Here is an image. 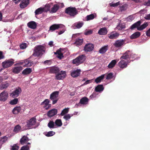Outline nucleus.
Instances as JSON below:
<instances>
[{
	"mask_svg": "<svg viewBox=\"0 0 150 150\" xmlns=\"http://www.w3.org/2000/svg\"><path fill=\"white\" fill-rule=\"evenodd\" d=\"M45 48L44 46L41 45L36 46L34 48L32 55L35 57H39L42 56L45 52Z\"/></svg>",
	"mask_w": 150,
	"mask_h": 150,
	"instance_id": "f257e3e1",
	"label": "nucleus"
},
{
	"mask_svg": "<svg viewBox=\"0 0 150 150\" xmlns=\"http://www.w3.org/2000/svg\"><path fill=\"white\" fill-rule=\"evenodd\" d=\"M86 58V57L85 55L82 54L73 59L72 62L73 64H76V65H78L83 62Z\"/></svg>",
	"mask_w": 150,
	"mask_h": 150,
	"instance_id": "f03ea898",
	"label": "nucleus"
},
{
	"mask_svg": "<svg viewBox=\"0 0 150 150\" xmlns=\"http://www.w3.org/2000/svg\"><path fill=\"white\" fill-rule=\"evenodd\" d=\"M22 91L21 88L19 87L15 88L12 92L10 93V96L13 98H16L18 96Z\"/></svg>",
	"mask_w": 150,
	"mask_h": 150,
	"instance_id": "7ed1b4c3",
	"label": "nucleus"
},
{
	"mask_svg": "<svg viewBox=\"0 0 150 150\" xmlns=\"http://www.w3.org/2000/svg\"><path fill=\"white\" fill-rule=\"evenodd\" d=\"M59 94V92L55 91L52 93L50 95V99L52 101V104H54L57 102L58 99L57 98Z\"/></svg>",
	"mask_w": 150,
	"mask_h": 150,
	"instance_id": "20e7f679",
	"label": "nucleus"
},
{
	"mask_svg": "<svg viewBox=\"0 0 150 150\" xmlns=\"http://www.w3.org/2000/svg\"><path fill=\"white\" fill-rule=\"evenodd\" d=\"M14 63V60L13 59H11L5 60L2 62V64L3 68H7L11 66Z\"/></svg>",
	"mask_w": 150,
	"mask_h": 150,
	"instance_id": "39448f33",
	"label": "nucleus"
},
{
	"mask_svg": "<svg viewBox=\"0 0 150 150\" xmlns=\"http://www.w3.org/2000/svg\"><path fill=\"white\" fill-rule=\"evenodd\" d=\"M36 122V119L35 117H33L29 120L27 122L26 126L29 128H33V125H35Z\"/></svg>",
	"mask_w": 150,
	"mask_h": 150,
	"instance_id": "423d86ee",
	"label": "nucleus"
},
{
	"mask_svg": "<svg viewBox=\"0 0 150 150\" xmlns=\"http://www.w3.org/2000/svg\"><path fill=\"white\" fill-rule=\"evenodd\" d=\"M66 72L62 71L59 72L55 76L56 79L58 80H62L64 79L66 76Z\"/></svg>",
	"mask_w": 150,
	"mask_h": 150,
	"instance_id": "0eeeda50",
	"label": "nucleus"
},
{
	"mask_svg": "<svg viewBox=\"0 0 150 150\" xmlns=\"http://www.w3.org/2000/svg\"><path fill=\"white\" fill-rule=\"evenodd\" d=\"M64 26L62 24H54L50 27V30L53 31L60 28H64Z\"/></svg>",
	"mask_w": 150,
	"mask_h": 150,
	"instance_id": "6e6552de",
	"label": "nucleus"
},
{
	"mask_svg": "<svg viewBox=\"0 0 150 150\" xmlns=\"http://www.w3.org/2000/svg\"><path fill=\"white\" fill-rule=\"evenodd\" d=\"M125 40L120 39L117 40L113 44L117 48H119L122 47L125 42Z\"/></svg>",
	"mask_w": 150,
	"mask_h": 150,
	"instance_id": "1a4fd4ad",
	"label": "nucleus"
},
{
	"mask_svg": "<svg viewBox=\"0 0 150 150\" xmlns=\"http://www.w3.org/2000/svg\"><path fill=\"white\" fill-rule=\"evenodd\" d=\"M8 97V93L7 91H4L0 93V100L2 101H6Z\"/></svg>",
	"mask_w": 150,
	"mask_h": 150,
	"instance_id": "9d476101",
	"label": "nucleus"
},
{
	"mask_svg": "<svg viewBox=\"0 0 150 150\" xmlns=\"http://www.w3.org/2000/svg\"><path fill=\"white\" fill-rule=\"evenodd\" d=\"M94 48V45L89 43L86 44L84 47V50L86 52H91L93 50Z\"/></svg>",
	"mask_w": 150,
	"mask_h": 150,
	"instance_id": "9b49d317",
	"label": "nucleus"
},
{
	"mask_svg": "<svg viewBox=\"0 0 150 150\" xmlns=\"http://www.w3.org/2000/svg\"><path fill=\"white\" fill-rule=\"evenodd\" d=\"M57 11V10H35V15L41 14L43 12H47L49 11L50 13H56Z\"/></svg>",
	"mask_w": 150,
	"mask_h": 150,
	"instance_id": "f8f14e48",
	"label": "nucleus"
},
{
	"mask_svg": "<svg viewBox=\"0 0 150 150\" xmlns=\"http://www.w3.org/2000/svg\"><path fill=\"white\" fill-rule=\"evenodd\" d=\"M130 51L127 50L125 53L123 54L120 57V59H122L128 60L129 59H130Z\"/></svg>",
	"mask_w": 150,
	"mask_h": 150,
	"instance_id": "ddd939ff",
	"label": "nucleus"
},
{
	"mask_svg": "<svg viewBox=\"0 0 150 150\" xmlns=\"http://www.w3.org/2000/svg\"><path fill=\"white\" fill-rule=\"evenodd\" d=\"M84 23L82 21H79L74 23L72 25V27L74 29H79L82 27Z\"/></svg>",
	"mask_w": 150,
	"mask_h": 150,
	"instance_id": "4468645a",
	"label": "nucleus"
},
{
	"mask_svg": "<svg viewBox=\"0 0 150 150\" xmlns=\"http://www.w3.org/2000/svg\"><path fill=\"white\" fill-rule=\"evenodd\" d=\"M88 99L87 97H83L80 99L79 103L76 104V106L77 105L78 106H79L80 104L83 105L86 104L88 103Z\"/></svg>",
	"mask_w": 150,
	"mask_h": 150,
	"instance_id": "2eb2a0df",
	"label": "nucleus"
},
{
	"mask_svg": "<svg viewBox=\"0 0 150 150\" xmlns=\"http://www.w3.org/2000/svg\"><path fill=\"white\" fill-rule=\"evenodd\" d=\"M57 112V111L56 109H53L48 112L47 115L50 117H52L56 115Z\"/></svg>",
	"mask_w": 150,
	"mask_h": 150,
	"instance_id": "dca6fc26",
	"label": "nucleus"
},
{
	"mask_svg": "<svg viewBox=\"0 0 150 150\" xmlns=\"http://www.w3.org/2000/svg\"><path fill=\"white\" fill-rule=\"evenodd\" d=\"M29 3V0H23L20 4L21 8H24L27 7Z\"/></svg>",
	"mask_w": 150,
	"mask_h": 150,
	"instance_id": "f3484780",
	"label": "nucleus"
},
{
	"mask_svg": "<svg viewBox=\"0 0 150 150\" xmlns=\"http://www.w3.org/2000/svg\"><path fill=\"white\" fill-rule=\"evenodd\" d=\"M127 62H125L123 60H121L118 63V66L122 69L127 67Z\"/></svg>",
	"mask_w": 150,
	"mask_h": 150,
	"instance_id": "a211bd4d",
	"label": "nucleus"
},
{
	"mask_svg": "<svg viewBox=\"0 0 150 150\" xmlns=\"http://www.w3.org/2000/svg\"><path fill=\"white\" fill-rule=\"evenodd\" d=\"M28 26L32 29H35L37 27V25L36 23L34 21H31L27 23Z\"/></svg>",
	"mask_w": 150,
	"mask_h": 150,
	"instance_id": "6ab92c4d",
	"label": "nucleus"
},
{
	"mask_svg": "<svg viewBox=\"0 0 150 150\" xmlns=\"http://www.w3.org/2000/svg\"><path fill=\"white\" fill-rule=\"evenodd\" d=\"M119 35L118 33L115 32H112L110 34H108V37L110 39H115L118 38Z\"/></svg>",
	"mask_w": 150,
	"mask_h": 150,
	"instance_id": "aec40b11",
	"label": "nucleus"
},
{
	"mask_svg": "<svg viewBox=\"0 0 150 150\" xmlns=\"http://www.w3.org/2000/svg\"><path fill=\"white\" fill-rule=\"evenodd\" d=\"M81 70L77 69L76 70H74L71 73V75L73 77H76L79 76Z\"/></svg>",
	"mask_w": 150,
	"mask_h": 150,
	"instance_id": "412c9836",
	"label": "nucleus"
},
{
	"mask_svg": "<svg viewBox=\"0 0 150 150\" xmlns=\"http://www.w3.org/2000/svg\"><path fill=\"white\" fill-rule=\"evenodd\" d=\"M77 10H65V13L71 16H74L77 13Z\"/></svg>",
	"mask_w": 150,
	"mask_h": 150,
	"instance_id": "4be33fe9",
	"label": "nucleus"
},
{
	"mask_svg": "<svg viewBox=\"0 0 150 150\" xmlns=\"http://www.w3.org/2000/svg\"><path fill=\"white\" fill-rule=\"evenodd\" d=\"M24 67H27L31 66L33 64V61L30 60L29 59L24 60Z\"/></svg>",
	"mask_w": 150,
	"mask_h": 150,
	"instance_id": "5701e85b",
	"label": "nucleus"
},
{
	"mask_svg": "<svg viewBox=\"0 0 150 150\" xmlns=\"http://www.w3.org/2000/svg\"><path fill=\"white\" fill-rule=\"evenodd\" d=\"M141 22L140 21H138L136 23L132 24L130 27V29L131 30H133L135 28H137L138 30L139 27L140 25Z\"/></svg>",
	"mask_w": 150,
	"mask_h": 150,
	"instance_id": "b1692460",
	"label": "nucleus"
},
{
	"mask_svg": "<svg viewBox=\"0 0 150 150\" xmlns=\"http://www.w3.org/2000/svg\"><path fill=\"white\" fill-rule=\"evenodd\" d=\"M29 140L28 138L25 136H23L21 139L20 143L22 145L26 144Z\"/></svg>",
	"mask_w": 150,
	"mask_h": 150,
	"instance_id": "393cba45",
	"label": "nucleus"
},
{
	"mask_svg": "<svg viewBox=\"0 0 150 150\" xmlns=\"http://www.w3.org/2000/svg\"><path fill=\"white\" fill-rule=\"evenodd\" d=\"M10 85L9 82L6 81L0 85V90H3L7 88Z\"/></svg>",
	"mask_w": 150,
	"mask_h": 150,
	"instance_id": "a878e982",
	"label": "nucleus"
},
{
	"mask_svg": "<svg viewBox=\"0 0 150 150\" xmlns=\"http://www.w3.org/2000/svg\"><path fill=\"white\" fill-rule=\"evenodd\" d=\"M23 69L21 66L16 67L12 69V72L15 74H18Z\"/></svg>",
	"mask_w": 150,
	"mask_h": 150,
	"instance_id": "bb28decb",
	"label": "nucleus"
},
{
	"mask_svg": "<svg viewBox=\"0 0 150 150\" xmlns=\"http://www.w3.org/2000/svg\"><path fill=\"white\" fill-rule=\"evenodd\" d=\"M107 30L106 28L104 27L100 28L98 31V33L100 35H105L107 34Z\"/></svg>",
	"mask_w": 150,
	"mask_h": 150,
	"instance_id": "cd10ccee",
	"label": "nucleus"
},
{
	"mask_svg": "<svg viewBox=\"0 0 150 150\" xmlns=\"http://www.w3.org/2000/svg\"><path fill=\"white\" fill-rule=\"evenodd\" d=\"M64 6V5L63 3H59L54 5L51 9H58L59 8H62Z\"/></svg>",
	"mask_w": 150,
	"mask_h": 150,
	"instance_id": "c85d7f7f",
	"label": "nucleus"
},
{
	"mask_svg": "<svg viewBox=\"0 0 150 150\" xmlns=\"http://www.w3.org/2000/svg\"><path fill=\"white\" fill-rule=\"evenodd\" d=\"M54 54L57 55V56L58 58L61 59L63 57V54L61 52L60 50H58L56 52H54Z\"/></svg>",
	"mask_w": 150,
	"mask_h": 150,
	"instance_id": "c756f323",
	"label": "nucleus"
},
{
	"mask_svg": "<svg viewBox=\"0 0 150 150\" xmlns=\"http://www.w3.org/2000/svg\"><path fill=\"white\" fill-rule=\"evenodd\" d=\"M21 110V107H16L13 108L12 112L14 114H17L20 112Z\"/></svg>",
	"mask_w": 150,
	"mask_h": 150,
	"instance_id": "7c9ffc66",
	"label": "nucleus"
},
{
	"mask_svg": "<svg viewBox=\"0 0 150 150\" xmlns=\"http://www.w3.org/2000/svg\"><path fill=\"white\" fill-rule=\"evenodd\" d=\"M104 89L103 85L99 84L96 87L95 91L96 92H101L103 91Z\"/></svg>",
	"mask_w": 150,
	"mask_h": 150,
	"instance_id": "2f4dec72",
	"label": "nucleus"
},
{
	"mask_svg": "<svg viewBox=\"0 0 150 150\" xmlns=\"http://www.w3.org/2000/svg\"><path fill=\"white\" fill-rule=\"evenodd\" d=\"M141 33L139 32H136L130 36V38L131 39H136L139 37Z\"/></svg>",
	"mask_w": 150,
	"mask_h": 150,
	"instance_id": "473e14b6",
	"label": "nucleus"
},
{
	"mask_svg": "<svg viewBox=\"0 0 150 150\" xmlns=\"http://www.w3.org/2000/svg\"><path fill=\"white\" fill-rule=\"evenodd\" d=\"M108 49V45H105L101 47L99 50V52L100 53L102 54H104L106 52Z\"/></svg>",
	"mask_w": 150,
	"mask_h": 150,
	"instance_id": "72a5a7b5",
	"label": "nucleus"
},
{
	"mask_svg": "<svg viewBox=\"0 0 150 150\" xmlns=\"http://www.w3.org/2000/svg\"><path fill=\"white\" fill-rule=\"evenodd\" d=\"M117 61L116 59L112 60L108 65V67L109 68L112 69L115 66V64L117 63Z\"/></svg>",
	"mask_w": 150,
	"mask_h": 150,
	"instance_id": "f704fd0d",
	"label": "nucleus"
},
{
	"mask_svg": "<svg viewBox=\"0 0 150 150\" xmlns=\"http://www.w3.org/2000/svg\"><path fill=\"white\" fill-rule=\"evenodd\" d=\"M105 76V74H103L101 76L98 77L95 79V82L97 83H100L104 79Z\"/></svg>",
	"mask_w": 150,
	"mask_h": 150,
	"instance_id": "c9c22d12",
	"label": "nucleus"
},
{
	"mask_svg": "<svg viewBox=\"0 0 150 150\" xmlns=\"http://www.w3.org/2000/svg\"><path fill=\"white\" fill-rule=\"evenodd\" d=\"M50 71L51 73L54 74L58 73L59 71V68L55 67L51 68Z\"/></svg>",
	"mask_w": 150,
	"mask_h": 150,
	"instance_id": "e433bc0d",
	"label": "nucleus"
},
{
	"mask_svg": "<svg viewBox=\"0 0 150 150\" xmlns=\"http://www.w3.org/2000/svg\"><path fill=\"white\" fill-rule=\"evenodd\" d=\"M32 72V69L30 68H27L24 69L22 72L23 74L27 75L30 74Z\"/></svg>",
	"mask_w": 150,
	"mask_h": 150,
	"instance_id": "4c0bfd02",
	"label": "nucleus"
},
{
	"mask_svg": "<svg viewBox=\"0 0 150 150\" xmlns=\"http://www.w3.org/2000/svg\"><path fill=\"white\" fill-rule=\"evenodd\" d=\"M148 25V24L147 22L144 23L141 26L140 25L139 27V28H138V30L140 31L142 30L147 26Z\"/></svg>",
	"mask_w": 150,
	"mask_h": 150,
	"instance_id": "58836bf2",
	"label": "nucleus"
},
{
	"mask_svg": "<svg viewBox=\"0 0 150 150\" xmlns=\"http://www.w3.org/2000/svg\"><path fill=\"white\" fill-rule=\"evenodd\" d=\"M8 137L6 136H4L0 138V144H3L7 141Z\"/></svg>",
	"mask_w": 150,
	"mask_h": 150,
	"instance_id": "ea45409f",
	"label": "nucleus"
},
{
	"mask_svg": "<svg viewBox=\"0 0 150 150\" xmlns=\"http://www.w3.org/2000/svg\"><path fill=\"white\" fill-rule=\"evenodd\" d=\"M21 129V127L19 125H17L14 128L13 131L16 133H18Z\"/></svg>",
	"mask_w": 150,
	"mask_h": 150,
	"instance_id": "a19ab883",
	"label": "nucleus"
},
{
	"mask_svg": "<svg viewBox=\"0 0 150 150\" xmlns=\"http://www.w3.org/2000/svg\"><path fill=\"white\" fill-rule=\"evenodd\" d=\"M109 5L111 7H117L118 6H120V1H118L116 3H113L112 2L110 3Z\"/></svg>",
	"mask_w": 150,
	"mask_h": 150,
	"instance_id": "79ce46f5",
	"label": "nucleus"
},
{
	"mask_svg": "<svg viewBox=\"0 0 150 150\" xmlns=\"http://www.w3.org/2000/svg\"><path fill=\"white\" fill-rule=\"evenodd\" d=\"M50 102V101L49 99H46L41 103V105H44V107L45 108L48 105V104Z\"/></svg>",
	"mask_w": 150,
	"mask_h": 150,
	"instance_id": "37998d69",
	"label": "nucleus"
},
{
	"mask_svg": "<svg viewBox=\"0 0 150 150\" xmlns=\"http://www.w3.org/2000/svg\"><path fill=\"white\" fill-rule=\"evenodd\" d=\"M83 39L78 38L76 39L75 43L77 45H81L83 43Z\"/></svg>",
	"mask_w": 150,
	"mask_h": 150,
	"instance_id": "c03bdc74",
	"label": "nucleus"
},
{
	"mask_svg": "<svg viewBox=\"0 0 150 150\" xmlns=\"http://www.w3.org/2000/svg\"><path fill=\"white\" fill-rule=\"evenodd\" d=\"M50 7V4H46L45 6L40 7L37 9H49Z\"/></svg>",
	"mask_w": 150,
	"mask_h": 150,
	"instance_id": "a18cd8bd",
	"label": "nucleus"
},
{
	"mask_svg": "<svg viewBox=\"0 0 150 150\" xmlns=\"http://www.w3.org/2000/svg\"><path fill=\"white\" fill-rule=\"evenodd\" d=\"M55 123L56 125L58 127H60L62 125L61 120L60 119H59L56 120L55 122Z\"/></svg>",
	"mask_w": 150,
	"mask_h": 150,
	"instance_id": "49530a36",
	"label": "nucleus"
},
{
	"mask_svg": "<svg viewBox=\"0 0 150 150\" xmlns=\"http://www.w3.org/2000/svg\"><path fill=\"white\" fill-rule=\"evenodd\" d=\"M69 111V108H65L62 111L61 113V116H64L66 114H67Z\"/></svg>",
	"mask_w": 150,
	"mask_h": 150,
	"instance_id": "de8ad7c7",
	"label": "nucleus"
},
{
	"mask_svg": "<svg viewBox=\"0 0 150 150\" xmlns=\"http://www.w3.org/2000/svg\"><path fill=\"white\" fill-rule=\"evenodd\" d=\"M125 27V25L122 24H119L117 26L116 28L119 30H122Z\"/></svg>",
	"mask_w": 150,
	"mask_h": 150,
	"instance_id": "09e8293b",
	"label": "nucleus"
},
{
	"mask_svg": "<svg viewBox=\"0 0 150 150\" xmlns=\"http://www.w3.org/2000/svg\"><path fill=\"white\" fill-rule=\"evenodd\" d=\"M47 126L50 128H54V123L53 121H50L48 123Z\"/></svg>",
	"mask_w": 150,
	"mask_h": 150,
	"instance_id": "8fccbe9b",
	"label": "nucleus"
},
{
	"mask_svg": "<svg viewBox=\"0 0 150 150\" xmlns=\"http://www.w3.org/2000/svg\"><path fill=\"white\" fill-rule=\"evenodd\" d=\"M18 101V99L17 98H15L13 100H11L10 101V103L12 105H15L17 104Z\"/></svg>",
	"mask_w": 150,
	"mask_h": 150,
	"instance_id": "3c124183",
	"label": "nucleus"
},
{
	"mask_svg": "<svg viewBox=\"0 0 150 150\" xmlns=\"http://www.w3.org/2000/svg\"><path fill=\"white\" fill-rule=\"evenodd\" d=\"M55 132L53 131H50L48 132L46 134L45 136L47 137H51L54 135Z\"/></svg>",
	"mask_w": 150,
	"mask_h": 150,
	"instance_id": "603ef678",
	"label": "nucleus"
},
{
	"mask_svg": "<svg viewBox=\"0 0 150 150\" xmlns=\"http://www.w3.org/2000/svg\"><path fill=\"white\" fill-rule=\"evenodd\" d=\"M113 77V74L112 73H110L107 75L106 79L107 80H109L112 79Z\"/></svg>",
	"mask_w": 150,
	"mask_h": 150,
	"instance_id": "864d4df0",
	"label": "nucleus"
},
{
	"mask_svg": "<svg viewBox=\"0 0 150 150\" xmlns=\"http://www.w3.org/2000/svg\"><path fill=\"white\" fill-rule=\"evenodd\" d=\"M86 17L87 20L88 21L93 19L94 18V15L93 14H91L89 15H88Z\"/></svg>",
	"mask_w": 150,
	"mask_h": 150,
	"instance_id": "5fc2aeb1",
	"label": "nucleus"
},
{
	"mask_svg": "<svg viewBox=\"0 0 150 150\" xmlns=\"http://www.w3.org/2000/svg\"><path fill=\"white\" fill-rule=\"evenodd\" d=\"M72 115H71L70 114H68L64 116L63 118L66 120H67L70 119Z\"/></svg>",
	"mask_w": 150,
	"mask_h": 150,
	"instance_id": "6e6d98bb",
	"label": "nucleus"
},
{
	"mask_svg": "<svg viewBox=\"0 0 150 150\" xmlns=\"http://www.w3.org/2000/svg\"><path fill=\"white\" fill-rule=\"evenodd\" d=\"M30 147L27 145H24L21 147V150H29Z\"/></svg>",
	"mask_w": 150,
	"mask_h": 150,
	"instance_id": "4d7b16f0",
	"label": "nucleus"
},
{
	"mask_svg": "<svg viewBox=\"0 0 150 150\" xmlns=\"http://www.w3.org/2000/svg\"><path fill=\"white\" fill-rule=\"evenodd\" d=\"M27 47L26 44L25 43H23L20 45V48L21 49H24Z\"/></svg>",
	"mask_w": 150,
	"mask_h": 150,
	"instance_id": "13d9d810",
	"label": "nucleus"
},
{
	"mask_svg": "<svg viewBox=\"0 0 150 150\" xmlns=\"http://www.w3.org/2000/svg\"><path fill=\"white\" fill-rule=\"evenodd\" d=\"M19 148V146L16 145V144H14L12 146L11 149L12 150H18Z\"/></svg>",
	"mask_w": 150,
	"mask_h": 150,
	"instance_id": "bf43d9fd",
	"label": "nucleus"
},
{
	"mask_svg": "<svg viewBox=\"0 0 150 150\" xmlns=\"http://www.w3.org/2000/svg\"><path fill=\"white\" fill-rule=\"evenodd\" d=\"M93 33V31L91 30H88L84 33V34L86 35H89L92 34Z\"/></svg>",
	"mask_w": 150,
	"mask_h": 150,
	"instance_id": "052dcab7",
	"label": "nucleus"
},
{
	"mask_svg": "<svg viewBox=\"0 0 150 150\" xmlns=\"http://www.w3.org/2000/svg\"><path fill=\"white\" fill-rule=\"evenodd\" d=\"M127 5L126 4L122 5V4L120 3V7L121 8L125 9L127 8Z\"/></svg>",
	"mask_w": 150,
	"mask_h": 150,
	"instance_id": "680f3d73",
	"label": "nucleus"
},
{
	"mask_svg": "<svg viewBox=\"0 0 150 150\" xmlns=\"http://www.w3.org/2000/svg\"><path fill=\"white\" fill-rule=\"evenodd\" d=\"M44 63L45 64L50 65L52 64V61L50 60H47L44 62Z\"/></svg>",
	"mask_w": 150,
	"mask_h": 150,
	"instance_id": "e2e57ef3",
	"label": "nucleus"
},
{
	"mask_svg": "<svg viewBox=\"0 0 150 150\" xmlns=\"http://www.w3.org/2000/svg\"><path fill=\"white\" fill-rule=\"evenodd\" d=\"M92 80H88L84 83L83 85H86L92 82Z\"/></svg>",
	"mask_w": 150,
	"mask_h": 150,
	"instance_id": "0e129e2a",
	"label": "nucleus"
},
{
	"mask_svg": "<svg viewBox=\"0 0 150 150\" xmlns=\"http://www.w3.org/2000/svg\"><path fill=\"white\" fill-rule=\"evenodd\" d=\"M144 18L147 20H150V13L146 15L144 17Z\"/></svg>",
	"mask_w": 150,
	"mask_h": 150,
	"instance_id": "69168bd1",
	"label": "nucleus"
},
{
	"mask_svg": "<svg viewBox=\"0 0 150 150\" xmlns=\"http://www.w3.org/2000/svg\"><path fill=\"white\" fill-rule=\"evenodd\" d=\"M144 5L147 6H150V0H149L145 2Z\"/></svg>",
	"mask_w": 150,
	"mask_h": 150,
	"instance_id": "338daca9",
	"label": "nucleus"
},
{
	"mask_svg": "<svg viewBox=\"0 0 150 150\" xmlns=\"http://www.w3.org/2000/svg\"><path fill=\"white\" fill-rule=\"evenodd\" d=\"M146 35L150 37V28L146 32Z\"/></svg>",
	"mask_w": 150,
	"mask_h": 150,
	"instance_id": "774afa93",
	"label": "nucleus"
}]
</instances>
